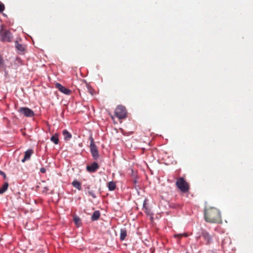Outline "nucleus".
Masks as SVG:
<instances>
[{
    "label": "nucleus",
    "mask_w": 253,
    "mask_h": 253,
    "mask_svg": "<svg viewBox=\"0 0 253 253\" xmlns=\"http://www.w3.org/2000/svg\"><path fill=\"white\" fill-rule=\"evenodd\" d=\"M3 64V60L2 57L0 55V68Z\"/></svg>",
    "instance_id": "nucleus-23"
},
{
    "label": "nucleus",
    "mask_w": 253,
    "mask_h": 253,
    "mask_svg": "<svg viewBox=\"0 0 253 253\" xmlns=\"http://www.w3.org/2000/svg\"><path fill=\"white\" fill-rule=\"evenodd\" d=\"M131 173L129 175V181L132 182L133 187L137 190L139 187L138 184L139 183L138 177L137 175V172L133 169H131Z\"/></svg>",
    "instance_id": "nucleus-6"
},
{
    "label": "nucleus",
    "mask_w": 253,
    "mask_h": 253,
    "mask_svg": "<svg viewBox=\"0 0 253 253\" xmlns=\"http://www.w3.org/2000/svg\"><path fill=\"white\" fill-rule=\"evenodd\" d=\"M19 112L27 117H32L35 116L34 112L27 107L20 108Z\"/></svg>",
    "instance_id": "nucleus-7"
},
{
    "label": "nucleus",
    "mask_w": 253,
    "mask_h": 253,
    "mask_svg": "<svg viewBox=\"0 0 253 253\" xmlns=\"http://www.w3.org/2000/svg\"><path fill=\"white\" fill-rule=\"evenodd\" d=\"M55 87L58 89V90L61 92L66 95H70L72 91L69 89L64 87L59 83H56L55 84Z\"/></svg>",
    "instance_id": "nucleus-9"
},
{
    "label": "nucleus",
    "mask_w": 253,
    "mask_h": 253,
    "mask_svg": "<svg viewBox=\"0 0 253 253\" xmlns=\"http://www.w3.org/2000/svg\"><path fill=\"white\" fill-rule=\"evenodd\" d=\"M90 150L91 155L94 160H97L99 157V152L95 145L94 139L92 136L90 137Z\"/></svg>",
    "instance_id": "nucleus-4"
},
{
    "label": "nucleus",
    "mask_w": 253,
    "mask_h": 253,
    "mask_svg": "<svg viewBox=\"0 0 253 253\" xmlns=\"http://www.w3.org/2000/svg\"><path fill=\"white\" fill-rule=\"evenodd\" d=\"M5 9V6L3 3H0V13L2 12Z\"/></svg>",
    "instance_id": "nucleus-22"
},
{
    "label": "nucleus",
    "mask_w": 253,
    "mask_h": 253,
    "mask_svg": "<svg viewBox=\"0 0 253 253\" xmlns=\"http://www.w3.org/2000/svg\"><path fill=\"white\" fill-rule=\"evenodd\" d=\"M72 185L73 187L77 188L79 190H81L82 189L81 183L77 180H74L72 182Z\"/></svg>",
    "instance_id": "nucleus-14"
},
{
    "label": "nucleus",
    "mask_w": 253,
    "mask_h": 253,
    "mask_svg": "<svg viewBox=\"0 0 253 253\" xmlns=\"http://www.w3.org/2000/svg\"><path fill=\"white\" fill-rule=\"evenodd\" d=\"M59 135L57 133H55L53 135L51 138L50 140L53 142L55 144H57L59 142Z\"/></svg>",
    "instance_id": "nucleus-16"
},
{
    "label": "nucleus",
    "mask_w": 253,
    "mask_h": 253,
    "mask_svg": "<svg viewBox=\"0 0 253 253\" xmlns=\"http://www.w3.org/2000/svg\"><path fill=\"white\" fill-rule=\"evenodd\" d=\"M116 116L119 119H125L126 116V111L125 106L118 105L115 111Z\"/></svg>",
    "instance_id": "nucleus-5"
},
{
    "label": "nucleus",
    "mask_w": 253,
    "mask_h": 253,
    "mask_svg": "<svg viewBox=\"0 0 253 253\" xmlns=\"http://www.w3.org/2000/svg\"><path fill=\"white\" fill-rule=\"evenodd\" d=\"M88 194L91 196L93 198H96V196L93 191H89Z\"/></svg>",
    "instance_id": "nucleus-24"
},
{
    "label": "nucleus",
    "mask_w": 253,
    "mask_h": 253,
    "mask_svg": "<svg viewBox=\"0 0 253 253\" xmlns=\"http://www.w3.org/2000/svg\"><path fill=\"white\" fill-rule=\"evenodd\" d=\"M15 47L16 49L20 51H24L25 49V46L20 44L18 41H15Z\"/></svg>",
    "instance_id": "nucleus-17"
},
{
    "label": "nucleus",
    "mask_w": 253,
    "mask_h": 253,
    "mask_svg": "<svg viewBox=\"0 0 253 253\" xmlns=\"http://www.w3.org/2000/svg\"><path fill=\"white\" fill-rule=\"evenodd\" d=\"M8 183L7 182L4 183L3 184V185H2V186L0 188V194H2L4 192H5L8 188Z\"/></svg>",
    "instance_id": "nucleus-18"
},
{
    "label": "nucleus",
    "mask_w": 253,
    "mask_h": 253,
    "mask_svg": "<svg viewBox=\"0 0 253 253\" xmlns=\"http://www.w3.org/2000/svg\"><path fill=\"white\" fill-rule=\"evenodd\" d=\"M126 236V230H121L120 239L121 240H124Z\"/></svg>",
    "instance_id": "nucleus-20"
},
{
    "label": "nucleus",
    "mask_w": 253,
    "mask_h": 253,
    "mask_svg": "<svg viewBox=\"0 0 253 253\" xmlns=\"http://www.w3.org/2000/svg\"><path fill=\"white\" fill-rule=\"evenodd\" d=\"M130 147H132V144H131L130 145Z\"/></svg>",
    "instance_id": "nucleus-31"
},
{
    "label": "nucleus",
    "mask_w": 253,
    "mask_h": 253,
    "mask_svg": "<svg viewBox=\"0 0 253 253\" xmlns=\"http://www.w3.org/2000/svg\"><path fill=\"white\" fill-rule=\"evenodd\" d=\"M204 218L210 223H219L221 220L220 211L214 207H208L205 209Z\"/></svg>",
    "instance_id": "nucleus-1"
},
{
    "label": "nucleus",
    "mask_w": 253,
    "mask_h": 253,
    "mask_svg": "<svg viewBox=\"0 0 253 253\" xmlns=\"http://www.w3.org/2000/svg\"><path fill=\"white\" fill-rule=\"evenodd\" d=\"M100 216V213L99 211H95L93 212L91 216V220L92 221H96L98 220Z\"/></svg>",
    "instance_id": "nucleus-13"
},
{
    "label": "nucleus",
    "mask_w": 253,
    "mask_h": 253,
    "mask_svg": "<svg viewBox=\"0 0 253 253\" xmlns=\"http://www.w3.org/2000/svg\"><path fill=\"white\" fill-rule=\"evenodd\" d=\"M143 208H145L146 210H147V209L146 208H145V204H144V205H143Z\"/></svg>",
    "instance_id": "nucleus-30"
},
{
    "label": "nucleus",
    "mask_w": 253,
    "mask_h": 253,
    "mask_svg": "<svg viewBox=\"0 0 253 253\" xmlns=\"http://www.w3.org/2000/svg\"><path fill=\"white\" fill-rule=\"evenodd\" d=\"M73 220H74V222H75V224L78 227H79L80 225V224L81 223V219L80 218V217L79 216H75L74 217Z\"/></svg>",
    "instance_id": "nucleus-19"
},
{
    "label": "nucleus",
    "mask_w": 253,
    "mask_h": 253,
    "mask_svg": "<svg viewBox=\"0 0 253 253\" xmlns=\"http://www.w3.org/2000/svg\"><path fill=\"white\" fill-rule=\"evenodd\" d=\"M107 187L110 191H114L116 188V182L113 181L108 182Z\"/></svg>",
    "instance_id": "nucleus-15"
},
{
    "label": "nucleus",
    "mask_w": 253,
    "mask_h": 253,
    "mask_svg": "<svg viewBox=\"0 0 253 253\" xmlns=\"http://www.w3.org/2000/svg\"><path fill=\"white\" fill-rule=\"evenodd\" d=\"M174 237L175 238H178L179 239L181 238L182 237H183L182 236V234H176V235H174Z\"/></svg>",
    "instance_id": "nucleus-25"
},
{
    "label": "nucleus",
    "mask_w": 253,
    "mask_h": 253,
    "mask_svg": "<svg viewBox=\"0 0 253 253\" xmlns=\"http://www.w3.org/2000/svg\"><path fill=\"white\" fill-rule=\"evenodd\" d=\"M13 36L12 34L8 30L2 28L0 30V40L2 42H12Z\"/></svg>",
    "instance_id": "nucleus-3"
},
{
    "label": "nucleus",
    "mask_w": 253,
    "mask_h": 253,
    "mask_svg": "<svg viewBox=\"0 0 253 253\" xmlns=\"http://www.w3.org/2000/svg\"><path fill=\"white\" fill-rule=\"evenodd\" d=\"M202 236L204 239L207 242V244H210L212 242L211 236L207 232H203Z\"/></svg>",
    "instance_id": "nucleus-10"
},
{
    "label": "nucleus",
    "mask_w": 253,
    "mask_h": 253,
    "mask_svg": "<svg viewBox=\"0 0 253 253\" xmlns=\"http://www.w3.org/2000/svg\"><path fill=\"white\" fill-rule=\"evenodd\" d=\"M99 168V165L96 162H93L86 167V170L90 172L93 173L95 172Z\"/></svg>",
    "instance_id": "nucleus-8"
},
{
    "label": "nucleus",
    "mask_w": 253,
    "mask_h": 253,
    "mask_svg": "<svg viewBox=\"0 0 253 253\" xmlns=\"http://www.w3.org/2000/svg\"><path fill=\"white\" fill-rule=\"evenodd\" d=\"M86 87H87V90H88V91L91 94V95H93L94 94V90L91 87L90 85H88V84H87L86 85Z\"/></svg>",
    "instance_id": "nucleus-21"
},
{
    "label": "nucleus",
    "mask_w": 253,
    "mask_h": 253,
    "mask_svg": "<svg viewBox=\"0 0 253 253\" xmlns=\"http://www.w3.org/2000/svg\"><path fill=\"white\" fill-rule=\"evenodd\" d=\"M65 140H69L72 138V134L67 130L64 129L62 132Z\"/></svg>",
    "instance_id": "nucleus-12"
},
{
    "label": "nucleus",
    "mask_w": 253,
    "mask_h": 253,
    "mask_svg": "<svg viewBox=\"0 0 253 253\" xmlns=\"http://www.w3.org/2000/svg\"><path fill=\"white\" fill-rule=\"evenodd\" d=\"M16 60H17L18 61H20V59L19 58H16Z\"/></svg>",
    "instance_id": "nucleus-29"
},
{
    "label": "nucleus",
    "mask_w": 253,
    "mask_h": 253,
    "mask_svg": "<svg viewBox=\"0 0 253 253\" xmlns=\"http://www.w3.org/2000/svg\"><path fill=\"white\" fill-rule=\"evenodd\" d=\"M175 185L183 193H186L189 191V184L183 177H179L177 178Z\"/></svg>",
    "instance_id": "nucleus-2"
},
{
    "label": "nucleus",
    "mask_w": 253,
    "mask_h": 253,
    "mask_svg": "<svg viewBox=\"0 0 253 253\" xmlns=\"http://www.w3.org/2000/svg\"><path fill=\"white\" fill-rule=\"evenodd\" d=\"M182 236L183 237H187L188 236V234L187 233H183L182 234Z\"/></svg>",
    "instance_id": "nucleus-28"
},
{
    "label": "nucleus",
    "mask_w": 253,
    "mask_h": 253,
    "mask_svg": "<svg viewBox=\"0 0 253 253\" xmlns=\"http://www.w3.org/2000/svg\"><path fill=\"white\" fill-rule=\"evenodd\" d=\"M40 172L42 173H44L46 172V169L44 168H41L40 169Z\"/></svg>",
    "instance_id": "nucleus-26"
},
{
    "label": "nucleus",
    "mask_w": 253,
    "mask_h": 253,
    "mask_svg": "<svg viewBox=\"0 0 253 253\" xmlns=\"http://www.w3.org/2000/svg\"><path fill=\"white\" fill-rule=\"evenodd\" d=\"M34 153L33 149H28L25 152L24 157L21 160L22 163H24L26 161L30 159L31 155Z\"/></svg>",
    "instance_id": "nucleus-11"
},
{
    "label": "nucleus",
    "mask_w": 253,
    "mask_h": 253,
    "mask_svg": "<svg viewBox=\"0 0 253 253\" xmlns=\"http://www.w3.org/2000/svg\"><path fill=\"white\" fill-rule=\"evenodd\" d=\"M0 173L1 174H2L4 176V178L6 177V175H5V174L3 172L0 171Z\"/></svg>",
    "instance_id": "nucleus-27"
}]
</instances>
